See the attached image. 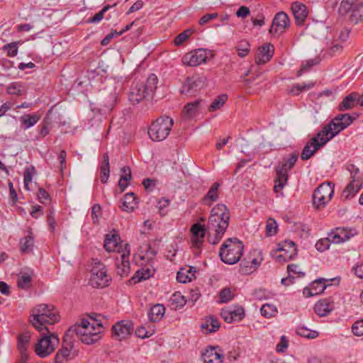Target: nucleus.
<instances>
[{
    "label": "nucleus",
    "mask_w": 363,
    "mask_h": 363,
    "mask_svg": "<svg viewBox=\"0 0 363 363\" xmlns=\"http://www.w3.org/2000/svg\"><path fill=\"white\" fill-rule=\"evenodd\" d=\"M234 296L233 293L229 288H225L220 292L219 298L220 303H228L233 299Z\"/></svg>",
    "instance_id": "obj_54"
},
{
    "label": "nucleus",
    "mask_w": 363,
    "mask_h": 363,
    "mask_svg": "<svg viewBox=\"0 0 363 363\" xmlns=\"http://www.w3.org/2000/svg\"><path fill=\"white\" fill-rule=\"evenodd\" d=\"M165 308L162 304H155L148 311V318L152 323L159 322L164 316Z\"/></svg>",
    "instance_id": "obj_33"
},
{
    "label": "nucleus",
    "mask_w": 363,
    "mask_h": 363,
    "mask_svg": "<svg viewBox=\"0 0 363 363\" xmlns=\"http://www.w3.org/2000/svg\"><path fill=\"white\" fill-rule=\"evenodd\" d=\"M359 1L342 0L339 8V12L342 15L351 11L350 21L355 24L363 20V1Z\"/></svg>",
    "instance_id": "obj_10"
},
{
    "label": "nucleus",
    "mask_w": 363,
    "mask_h": 363,
    "mask_svg": "<svg viewBox=\"0 0 363 363\" xmlns=\"http://www.w3.org/2000/svg\"><path fill=\"white\" fill-rule=\"evenodd\" d=\"M3 49L7 51V55L9 57H15L18 53V43L13 42L9 44H6L4 46Z\"/></svg>",
    "instance_id": "obj_56"
},
{
    "label": "nucleus",
    "mask_w": 363,
    "mask_h": 363,
    "mask_svg": "<svg viewBox=\"0 0 363 363\" xmlns=\"http://www.w3.org/2000/svg\"><path fill=\"white\" fill-rule=\"evenodd\" d=\"M356 234L355 229L337 228L329 233V239L332 240L333 243L339 244L348 240Z\"/></svg>",
    "instance_id": "obj_19"
},
{
    "label": "nucleus",
    "mask_w": 363,
    "mask_h": 363,
    "mask_svg": "<svg viewBox=\"0 0 363 363\" xmlns=\"http://www.w3.org/2000/svg\"><path fill=\"white\" fill-rule=\"evenodd\" d=\"M40 119V115L37 113L25 114L20 117L19 120L23 129H28L34 126Z\"/></svg>",
    "instance_id": "obj_35"
},
{
    "label": "nucleus",
    "mask_w": 363,
    "mask_h": 363,
    "mask_svg": "<svg viewBox=\"0 0 363 363\" xmlns=\"http://www.w3.org/2000/svg\"><path fill=\"white\" fill-rule=\"evenodd\" d=\"M152 276L151 270L149 268H142L138 270L132 277L133 281L136 284L143 280H146Z\"/></svg>",
    "instance_id": "obj_42"
},
{
    "label": "nucleus",
    "mask_w": 363,
    "mask_h": 363,
    "mask_svg": "<svg viewBox=\"0 0 363 363\" xmlns=\"http://www.w3.org/2000/svg\"><path fill=\"white\" fill-rule=\"evenodd\" d=\"M296 333L298 335L304 337L308 339H314L319 335L318 332L315 330H309L305 327H299L296 330Z\"/></svg>",
    "instance_id": "obj_47"
},
{
    "label": "nucleus",
    "mask_w": 363,
    "mask_h": 363,
    "mask_svg": "<svg viewBox=\"0 0 363 363\" xmlns=\"http://www.w3.org/2000/svg\"><path fill=\"white\" fill-rule=\"evenodd\" d=\"M43 333L41 338L35 345L34 351L35 354L44 358L52 353L60 343V339L57 334L52 333L49 330Z\"/></svg>",
    "instance_id": "obj_8"
},
{
    "label": "nucleus",
    "mask_w": 363,
    "mask_h": 363,
    "mask_svg": "<svg viewBox=\"0 0 363 363\" xmlns=\"http://www.w3.org/2000/svg\"><path fill=\"white\" fill-rule=\"evenodd\" d=\"M289 26L290 20L288 15L284 11H280L275 15L269 31L271 34L280 35L284 33Z\"/></svg>",
    "instance_id": "obj_17"
},
{
    "label": "nucleus",
    "mask_w": 363,
    "mask_h": 363,
    "mask_svg": "<svg viewBox=\"0 0 363 363\" xmlns=\"http://www.w3.org/2000/svg\"><path fill=\"white\" fill-rule=\"evenodd\" d=\"M277 250L282 252L277 257V259H282L284 262L293 259L297 255V250L294 242L292 241L286 240L282 243H279Z\"/></svg>",
    "instance_id": "obj_20"
},
{
    "label": "nucleus",
    "mask_w": 363,
    "mask_h": 363,
    "mask_svg": "<svg viewBox=\"0 0 363 363\" xmlns=\"http://www.w3.org/2000/svg\"><path fill=\"white\" fill-rule=\"evenodd\" d=\"M313 86V84H304L303 85H301V84H294L291 90H290V92L291 94H293L294 95H298L300 93H301L304 90H307V89H311V87Z\"/></svg>",
    "instance_id": "obj_57"
},
{
    "label": "nucleus",
    "mask_w": 363,
    "mask_h": 363,
    "mask_svg": "<svg viewBox=\"0 0 363 363\" xmlns=\"http://www.w3.org/2000/svg\"><path fill=\"white\" fill-rule=\"evenodd\" d=\"M326 286L322 279H318L312 283L310 287L303 289V295L306 297L316 296L323 293Z\"/></svg>",
    "instance_id": "obj_30"
},
{
    "label": "nucleus",
    "mask_w": 363,
    "mask_h": 363,
    "mask_svg": "<svg viewBox=\"0 0 363 363\" xmlns=\"http://www.w3.org/2000/svg\"><path fill=\"white\" fill-rule=\"evenodd\" d=\"M51 125V119L47 115L41 122L40 125L38 126L39 133L38 136L37 137V140H40L44 138L47 136L50 130V126Z\"/></svg>",
    "instance_id": "obj_41"
},
{
    "label": "nucleus",
    "mask_w": 363,
    "mask_h": 363,
    "mask_svg": "<svg viewBox=\"0 0 363 363\" xmlns=\"http://www.w3.org/2000/svg\"><path fill=\"white\" fill-rule=\"evenodd\" d=\"M243 249L242 242L238 238H228L220 248L219 256L224 263L233 264L240 259Z\"/></svg>",
    "instance_id": "obj_6"
},
{
    "label": "nucleus",
    "mask_w": 363,
    "mask_h": 363,
    "mask_svg": "<svg viewBox=\"0 0 363 363\" xmlns=\"http://www.w3.org/2000/svg\"><path fill=\"white\" fill-rule=\"evenodd\" d=\"M347 169L350 172L352 181L356 182V185L362 186V178L359 175V170L354 164H350Z\"/></svg>",
    "instance_id": "obj_50"
},
{
    "label": "nucleus",
    "mask_w": 363,
    "mask_h": 363,
    "mask_svg": "<svg viewBox=\"0 0 363 363\" xmlns=\"http://www.w3.org/2000/svg\"><path fill=\"white\" fill-rule=\"evenodd\" d=\"M92 264L90 284L94 288H104L108 286L111 277L107 274L106 266L98 259H93Z\"/></svg>",
    "instance_id": "obj_9"
},
{
    "label": "nucleus",
    "mask_w": 363,
    "mask_h": 363,
    "mask_svg": "<svg viewBox=\"0 0 363 363\" xmlns=\"http://www.w3.org/2000/svg\"><path fill=\"white\" fill-rule=\"evenodd\" d=\"M116 4H114L113 6L106 5L99 12L96 13L92 18L88 19V23H96L100 22L104 17V13L109 10L111 7L115 6Z\"/></svg>",
    "instance_id": "obj_51"
},
{
    "label": "nucleus",
    "mask_w": 363,
    "mask_h": 363,
    "mask_svg": "<svg viewBox=\"0 0 363 363\" xmlns=\"http://www.w3.org/2000/svg\"><path fill=\"white\" fill-rule=\"evenodd\" d=\"M169 205V200L165 198H162L159 200L157 206L160 210V213L162 216H164L166 214V211L164 209L167 208Z\"/></svg>",
    "instance_id": "obj_63"
},
{
    "label": "nucleus",
    "mask_w": 363,
    "mask_h": 363,
    "mask_svg": "<svg viewBox=\"0 0 363 363\" xmlns=\"http://www.w3.org/2000/svg\"><path fill=\"white\" fill-rule=\"evenodd\" d=\"M227 99H228V96L226 94H222V95L218 96L211 103V104L208 107V111H214L217 109H219L225 103Z\"/></svg>",
    "instance_id": "obj_49"
},
{
    "label": "nucleus",
    "mask_w": 363,
    "mask_h": 363,
    "mask_svg": "<svg viewBox=\"0 0 363 363\" xmlns=\"http://www.w3.org/2000/svg\"><path fill=\"white\" fill-rule=\"evenodd\" d=\"M102 325L101 323H90L88 319H82L79 323L71 326L66 333L72 337L75 334L82 342L92 345L101 338Z\"/></svg>",
    "instance_id": "obj_3"
},
{
    "label": "nucleus",
    "mask_w": 363,
    "mask_h": 363,
    "mask_svg": "<svg viewBox=\"0 0 363 363\" xmlns=\"http://www.w3.org/2000/svg\"><path fill=\"white\" fill-rule=\"evenodd\" d=\"M20 247L23 253L30 252L34 246V238L30 231L28 232V235L20 240Z\"/></svg>",
    "instance_id": "obj_38"
},
{
    "label": "nucleus",
    "mask_w": 363,
    "mask_h": 363,
    "mask_svg": "<svg viewBox=\"0 0 363 363\" xmlns=\"http://www.w3.org/2000/svg\"><path fill=\"white\" fill-rule=\"evenodd\" d=\"M174 124L173 119L169 116H161L151 124L148 135L155 141H162L169 135Z\"/></svg>",
    "instance_id": "obj_7"
},
{
    "label": "nucleus",
    "mask_w": 363,
    "mask_h": 363,
    "mask_svg": "<svg viewBox=\"0 0 363 363\" xmlns=\"http://www.w3.org/2000/svg\"><path fill=\"white\" fill-rule=\"evenodd\" d=\"M121 238L117 233L107 234L104 240V248L108 252H114L118 247Z\"/></svg>",
    "instance_id": "obj_31"
},
{
    "label": "nucleus",
    "mask_w": 363,
    "mask_h": 363,
    "mask_svg": "<svg viewBox=\"0 0 363 363\" xmlns=\"http://www.w3.org/2000/svg\"><path fill=\"white\" fill-rule=\"evenodd\" d=\"M335 118H340V122L345 124L346 127H348L354 120V118L351 116L348 113L339 114L335 117Z\"/></svg>",
    "instance_id": "obj_60"
},
{
    "label": "nucleus",
    "mask_w": 363,
    "mask_h": 363,
    "mask_svg": "<svg viewBox=\"0 0 363 363\" xmlns=\"http://www.w3.org/2000/svg\"><path fill=\"white\" fill-rule=\"evenodd\" d=\"M333 242L329 236L326 238L320 239L315 244V248L319 252H324L330 247V243Z\"/></svg>",
    "instance_id": "obj_55"
},
{
    "label": "nucleus",
    "mask_w": 363,
    "mask_h": 363,
    "mask_svg": "<svg viewBox=\"0 0 363 363\" xmlns=\"http://www.w3.org/2000/svg\"><path fill=\"white\" fill-rule=\"evenodd\" d=\"M193 267L182 268L177 274V280L181 283H186L191 281L194 277L196 270H193Z\"/></svg>",
    "instance_id": "obj_37"
},
{
    "label": "nucleus",
    "mask_w": 363,
    "mask_h": 363,
    "mask_svg": "<svg viewBox=\"0 0 363 363\" xmlns=\"http://www.w3.org/2000/svg\"><path fill=\"white\" fill-rule=\"evenodd\" d=\"M298 266L294 264H291L287 266V270L289 276L286 278H283L281 281V284L285 286H289L294 283L295 277L292 274H299L301 272L297 271ZM302 276L304 274L301 273Z\"/></svg>",
    "instance_id": "obj_40"
},
{
    "label": "nucleus",
    "mask_w": 363,
    "mask_h": 363,
    "mask_svg": "<svg viewBox=\"0 0 363 363\" xmlns=\"http://www.w3.org/2000/svg\"><path fill=\"white\" fill-rule=\"evenodd\" d=\"M76 356H77V351L74 350V340L65 333L62 347L55 355L54 363H67Z\"/></svg>",
    "instance_id": "obj_12"
},
{
    "label": "nucleus",
    "mask_w": 363,
    "mask_h": 363,
    "mask_svg": "<svg viewBox=\"0 0 363 363\" xmlns=\"http://www.w3.org/2000/svg\"><path fill=\"white\" fill-rule=\"evenodd\" d=\"M136 197L133 193H128L124 196L121 208L124 211H132L136 204Z\"/></svg>",
    "instance_id": "obj_39"
},
{
    "label": "nucleus",
    "mask_w": 363,
    "mask_h": 363,
    "mask_svg": "<svg viewBox=\"0 0 363 363\" xmlns=\"http://www.w3.org/2000/svg\"><path fill=\"white\" fill-rule=\"evenodd\" d=\"M334 184L332 182L323 183L313 194V205L316 208H323L334 195Z\"/></svg>",
    "instance_id": "obj_11"
},
{
    "label": "nucleus",
    "mask_w": 363,
    "mask_h": 363,
    "mask_svg": "<svg viewBox=\"0 0 363 363\" xmlns=\"http://www.w3.org/2000/svg\"><path fill=\"white\" fill-rule=\"evenodd\" d=\"M31 283V277L29 274H23L20 276L17 281L18 286L21 289H28Z\"/></svg>",
    "instance_id": "obj_53"
},
{
    "label": "nucleus",
    "mask_w": 363,
    "mask_h": 363,
    "mask_svg": "<svg viewBox=\"0 0 363 363\" xmlns=\"http://www.w3.org/2000/svg\"><path fill=\"white\" fill-rule=\"evenodd\" d=\"M352 333L356 336H363V319L355 321L352 327Z\"/></svg>",
    "instance_id": "obj_58"
},
{
    "label": "nucleus",
    "mask_w": 363,
    "mask_h": 363,
    "mask_svg": "<svg viewBox=\"0 0 363 363\" xmlns=\"http://www.w3.org/2000/svg\"><path fill=\"white\" fill-rule=\"evenodd\" d=\"M194 33V30L191 29H186L184 31L182 32L179 35H177L174 40V45L177 46H180L184 43Z\"/></svg>",
    "instance_id": "obj_46"
},
{
    "label": "nucleus",
    "mask_w": 363,
    "mask_h": 363,
    "mask_svg": "<svg viewBox=\"0 0 363 363\" xmlns=\"http://www.w3.org/2000/svg\"><path fill=\"white\" fill-rule=\"evenodd\" d=\"M298 157V154L293 152L288 158H284L279 162L275 168L277 178L274 180V190L276 194L283 196L282 189L289 179V171L295 165Z\"/></svg>",
    "instance_id": "obj_5"
},
{
    "label": "nucleus",
    "mask_w": 363,
    "mask_h": 363,
    "mask_svg": "<svg viewBox=\"0 0 363 363\" xmlns=\"http://www.w3.org/2000/svg\"><path fill=\"white\" fill-rule=\"evenodd\" d=\"M208 54H211L210 50L203 48L196 49L184 55L182 62L187 66H197L206 62Z\"/></svg>",
    "instance_id": "obj_13"
},
{
    "label": "nucleus",
    "mask_w": 363,
    "mask_h": 363,
    "mask_svg": "<svg viewBox=\"0 0 363 363\" xmlns=\"http://www.w3.org/2000/svg\"><path fill=\"white\" fill-rule=\"evenodd\" d=\"M274 52V47L271 43H267L258 48L257 53L255 57V61L257 64H265L269 62L272 57Z\"/></svg>",
    "instance_id": "obj_24"
},
{
    "label": "nucleus",
    "mask_w": 363,
    "mask_h": 363,
    "mask_svg": "<svg viewBox=\"0 0 363 363\" xmlns=\"http://www.w3.org/2000/svg\"><path fill=\"white\" fill-rule=\"evenodd\" d=\"M101 214V208L99 204H94L91 208V217L94 223H98Z\"/></svg>",
    "instance_id": "obj_61"
},
{
    "label": "nucleus",
    "mask_w": 363,
    "mask_h": 363,
    "mask_svg": "<svg viewBox=\"0 0 363 363\" xmlns=\"http://www.w3.org/2000/svg\"><path fill=\"white\" fill-rule=\"evenodd\" d=\"M361 187L357 186L356 182L351 181L344 189L342 196L345 199L353 197L359 191Z\"/></svg>",
    "instance_id": "obj_44"
},
{
    "label": "nucleus",
    "mask_w": 363,
    "mask_h": 363,
    "mask_svg": "<svg viewBox=\"0 0 363 363\" xmlns=\"http://www.w3.org/2000/svg\"><path fill=\"white\" fill-rule=\"evenodd\" d=\"M202 104V99H197L194 101L187 103L182 110V117L188 120L196 118L201 113Z\"/></svg>",
    "instance_id": "obj_22"
},
{
    "label": "nucleus",
    "mask_w": 363,
    "mask_h": 363,
    "mask_svg": "<svg viewBox=\"0 0 363 363\" xmlns=\"http://www.w3.org/2000/svg\"><path fill=\"white\" fill-rule=\"evenodd\" d=\"M334 308L333 302L325 298L317 302L314 306V311L319 316H326Z\"/></svg>",
    "instance_id": "obj_29"
},
{
    "label": "nucleus",
    "mask_w": 363,
    "mask_h": 363,
    "mask_svg": "<svg viewBox=\"0 0 363 363\" xmlns=\"http://www.w3.org/2000/svg\"><path fill=\"white\" fill-rule=\"evenodd\" d=\"M60 319L57 309L52 305L41 303L31 310L30 323L38 331L48 330L47 325H53Z\"/></svg>",
    "instance_id": "obj_2"
},
{
    "label": "nucleus",
    "mask_w": 363,
    "mask_h": 363,
    "mask_svg": "<svg viewBox=\"0 0 363 363\" xmlns=\"http://www.w3.org/2000/svg\"><path fill=\"white\" fill-rule=\"evenodd\" d=\"M110 174V166L101 165L100 180L102 184H106Z\"/></svg>",
    "instance_id": "obj_59"
},
{
    "label": "nucleus",
    "mask_w": 363,
    "mask_h": 363,
    "mask_svg": "<svg viewBox=\"0 0 363 363\" xmlns=\"http://www.w3.org/2000/svg\"><path fill=\"white\" fill-rule=\"evenodd\" d=\"M200 82L194 80L193 78L187 77L184 84L181 89L183 94L189 96L194 95L198 91V86Z\"/></svg>",
    "instance_id": "obj_36"
},
{
    "label": "nucleus",
    "mask_w": 363,
    "mask_h": 363,
    "mask_svg": "<svg viewBox=\"0 0 363 363\" xmlns=\"http://www.w3.org/2000/svg\"><path fill=\"white\" fill-rule=\"evenodd\" d=\"M129 257V252L127 253L123 252L120 255V258L116 257V273L118 275L121 277L128 276L130 273V262L128 259Z\"/></svg>",
    "instance_id": "obj_27"
},
{
    "label": "nucleus",
    "mask_w": 363,
    "mask_h": 363,
    "mask_svg": "<svg viewBox=\"0 0 363 363\" xmlns=\"http://www.w3.org/2000/svg\"><path fill=\"white\" fill-rule=\"evenodd\" d=\"M357 105H359V94L352 92L343 99L339 104L338 109L340 111H345L350 110Z\"/></svg>",
    "instance_id": "obj_28"
},
{
    "label": "nucleus",
    "mask_w": 363,
    "mask_h": 363,
    "mask_svg": "<svg viewBox=\"0 0 363 363\" xmlns=\"http://www.w3.org/2000/svg\"><path fill=\"white\" fill-rule=\"evenodd\" d=\"M260 311L262 315L267 318L273 317L277 312L276 306L269 303L264 304L262 306Z\"/></svg>",
    "instance_id": "obj_48"
},
{
    "label": "nucleus",
    "mask_w": 363,
    "mask_h": 363,
    "mask_svg": "<svg viewBox=\"0 0 363 363\" xmlns=\"http://www.w3.org/2000/svg\"><path fill=\"white\" fill-rule=\"evenodd\" d=\"M235 50L238 51V55L240 57H244L250 52V45L246 40H242L235 46Z\"/></svg>",
    "instance_id": "obj_45"
},
{
    "label": "nucleus",
    "mask_w": 363,
    "mask_h": 363,
    "mask_svg": "<svg viewBox=\"0 0 363 363\" xmlns=\"http://www.w3.org/2000/svg\"><path fill=\"white\" fill-rule=\"evenodd\" d=\"M158 79L154 74H151L145 83L140 81L133 82L128 94L129 101L133 104H138L145 98H152L157 89Z\"/></svg>",
    "instance_id": "obj_4"
},
{
    "label": "nucleus",
    "mask_w": 363,
    "mask_h": 363,
    "mask_svg": "<svg viewBox=\"0 0 363 363\" xmlns=\"http://www.w3.org/2000/svg\"><path fill=\"white\" fill-rule=\"evenodd\" d=\"M191 233L192 246L196 250L194 254L198 256L201 253V247L203 242V238L207 232V227L196 223L192 225L190 229Z\"/></svg>",
    "instance_id": "obj_15"
},
{
    "label": "nucleus",
    "mask_w": 363,
    "mask_h": 363,
    "mask_svg": "<svg viewBox=\"0 0 363 363\" xmlns=\"http://www.w3.org/2000/svg\"><path fill=\"white\" fill-rule=\"evenodd\" d=\"M278 225L277 221L272 218H268L266 224V235L267 236H272L277 233Z\"/></svg>",
    "instance_id": "obj_52"
},
{
    "label": "nucleus",
    "mask_w": 363,
    "mask_h": 363,
    "mask_svg": "<svg viewBox=\"0 0 363 363\" xmlns=\"http://www.w3.org/2000/svg\"><path fill=\"white\" fill-rule=\"evenodd\" d=\"M133 330V324L129 320H121L112 327L113 336L118 340L128 337Z\"/></svg>",
    "instance_id": "obj_18"
},
{
    "label": "nucleus",
    "mask_w": 363,
    "mask_h": 363,
    "mask_svg": "<svg viewBox=\"0 0 363 363\" xmlns=\"http://www.w3.org/2000/svg\"><path fill=\"white\" fill-rule=\"evenodd\" d=\"M223 354L218 347H208L202 354L204 363H222Z\"/></svg>",
    "instance_id": "obj_26"
},
{
    "label": "nucleus",
    "mask_w": 363,
    "mask_h": 363,
    "mask_svg": "<svg viewBox=\"0 0 363 363\" xmlns=\"http://www.w3.org/2000/svg\"><path fill=\"white\" fill-rule=\"evenodd\" d=\"M18 350L21 354L20 363H26L29 358L28 348L30 345V335L29 333L20 334L17 337Z\"/></svg>",
    "instance_id": "obj_21"
},
{
    "label": "nucleus",
    "mask_w": 363,
    "mask_h": 363,
    "mask_svg": "<svg viewBox=\"0 0 363 363\" xmlns=\"http://www.w3.org/2000/svg\"><path fill=\"white\" fill-rule=\"evenodd\" d=\"M34 170V168L32 167L31 169L27 168L24 172V177H23V182L24 186L26 189H28V185L32 181L33 175L32 172Z\"/></svg>",
    "instance_id": "obj_64"
},
{
    "label": "nucleus",
    "mask_w": 363,
    "mask_h": 363,
    "mask_svg": "<svg viewBox=\"0 0 363 363\" xmlns=\"http://www.w3.org/2000/svg\"><path fill=\"white\" fill-rule=\"evenodd\" d=\"M345 124L340 122V118H333L328 124L323 127L318 133V137L327 140V143L337 135L340 132L345 129Z\"/></svg>",
    "instance_id": "obj_14"
},
{
    "label": "nucleus",
    "mask_w": 363,
    "mask_h": 363,
    "mask_svg": "<svg viewBox=\"0 0 363 363\" xmlns=\"http://www.w3.org/2000/svg\"><path fill=\"white\" fill-rule=\"evenodd\" d=\"M201 327L203 333L208 334L218 330L220 328V325L216 318L209 316L206 319L205 322L201 324Z\"/></svg>",
    "instance_id": "obj_34"
},
{
    "label": "nucleus",
    "mask_w": 363,
    "mask_h": 363,
    "mask_svg": "<svg viewBox=\"0 0 363 363\" xmlns=\"http://www.w3.org/2000/svg\"><path fill=\"white\" fill-rule=\"evenodd\" d=\"M291 9L296 24L302 25L308 16V10L306 5L301 2L295 1L291 4Z\"/></svg>",
    "instance_id": "obj_25"
},
{
    "label": "nucleus",
    "mask_w": 363,
    "mask_h": 363,
    "mask_svg": "<svg viewBox=\"0 0 363 363\" xmlns=\"http://www.w3.org/2000/svg\"><path fill=\"white\" fill-rule=\"evenodd\" d=\"M219 186L220 184L218 182H215L212 184L207 194L202 199L203 204L210 206L213 202L218 200Z\"/></svg>",
    "instance_id": "obj_32"
},
{
    "label": "nucleus",
    "mask_w": 363,
    "mask_h": 363,
    "mask_svg": "<svg viewBox=\"0 0 363 363\" xmlns=\"http://www.w3.org/2000/svg\"><path fill=\"white\" fill-rule=\"evenodd\" d=\"M230 220V211L222 203L216 205L211 211L207 223V240L213 245H217L223 238Z\"/></svg>",
    "instance_id": "obj_1"
},
{
    "label": "nucleus",
    "mask_w": 363,
    "mask_h": 363,
    "mask_svg": "<svg viewBox=\"0 0 363 363\" xmlns=\"http://www.w3.org/2000/svg\"><path fill=\"white\" fill-rule=\"evenodd\" d=\"M220 315L225 322L231 323L241 320L245 316V311L242 307L228 308L221 311Z\"/></svg>",
    "instance_id": "obj_23"
},
{
    "label": "nucleus",
    "mask_w": 363,
    "mask_h": 363,
    "mask_svg": "<svg viewBox=\"0 0 363 363\" xmlns=\"http://www.w3.org/2000/svg\"><path fill=\"white\" fill-rule=\"evenodd\" d=\"M259 265V262L257 259L254 258L251 262V265L249 269L247 266H243L242 264H241V271L244 274H249L255 270Z\"/></svg>",
    "instance_id": "obj_62"
},
{
    "label": "nucleus",
    "mask_w": 363,
    "mask_h": 363,
    "mask_svg": "<svg viewBox=\"0 0 363 363\" xmlns=\"http://www.w3.org/2000/svg\"><path fill=\"white\" fill-rule=\"evenodd\" d=\"M6 91L11 95L21 96L26 91V90L22 83L12 82L7 86Z\"/></svg>",
    "instance_id": "obj_43"
},
{
    "label": "nucleus",
    "mask_w": 363,
    "mask_h": 363,
    "mask_svg": "<svg viewBox=\"0 0 363 363\" xmlns=\"http://www.w3.org/2000/svg\"><path fill=\"white\" fill-rule=\"evenodd\" d=\"M327 143V140L318 137V134L312 138L304 146L301 154L302 160H307L311 158L314 153L321 147Z\"/></svg>",
    "instance_id": "obj_16"
}]
</instances>
